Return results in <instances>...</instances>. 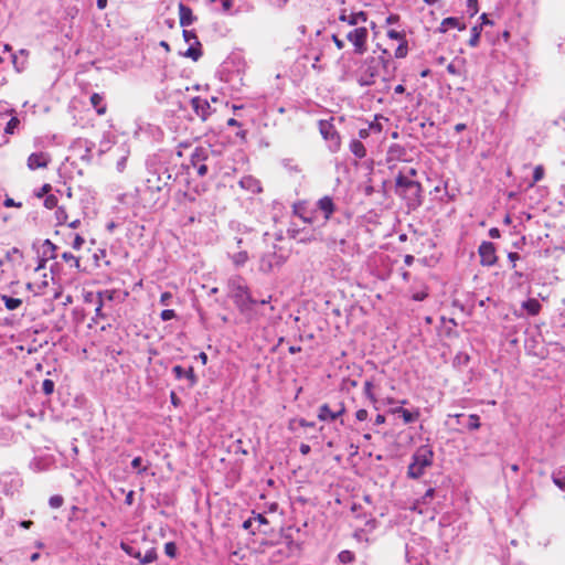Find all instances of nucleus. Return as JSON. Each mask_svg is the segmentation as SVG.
Here are the masks:
<instances>
[{"instance_id":"a18cd8bd","label":"nucleus","mask_w":565,"mask_h":565,"mask_svg":"<svg viewBox=\"0 0 565 565\" xmlns=\"http://www.w3.org/2000/svg\"><path fill=\"white\" fill-rule=\"evenodd\" d=\"M42 391L45 395H51L54 391V382L50 379H46L42 383Z\"/></svg>"},{"instance_id":"0eeeda50","label":"nucleus","mask_w":565,"mask_h":565,"mask_svg":"<svg viewBox=\"0 0 565 565\" xmlns=\"http://www.w3.org/2000/svg\"><path fill=\"white\" fill-rule=\"evenodd\" d=\"M345 413L344 402L324 403L319 407L318 419L321 422L335 420Z\"/></svg>"},{"instance_id":"5fc2aeb1","label":"nucleus","mask_w":565,"mask_h":565,"mask_svg":"<svg viewBox=\"0 0 565 565\" xmlns=\"http://www.w3.org/2000/svg\"><path fill=\"white\" fill-rule=\"evenodd\" d=\"M172 298H173V296L171 292H169V291L162 292L160 296V303L162 306H169Z\"/></svg>"},{"instance_id":"72a5a7b5","label":"nucleus","mask_w":565,"mask_h":565,"mask_svg":"<svg viewBox=\"0 0 565 565\" xmlns=\"http://www.w3.org/2000/svg\"><path fill=\"white\" fill-rule=\"evenodd\" d=\"M403 154H404V150L398 145H394V146L390 147V149L387 151V156H388L390 160L391 159H401Z\"/></svg>"},{"instance_id":"09e8293b","label":"nucleus","mask_w":565,"mask_h":565,"mask_svg":"<svg viewBox=\"0 0 565 565\" xmlns=\"http://www.w3.org/2000/svg\"><path fill=\"white\" fill-rule=\"evenodd\" d=\"M70 231L66 230V228H62V230H56L55 231V236L56 237H61V239L63 241L64 244H68L71 242V237L67 235Z\"/></svg>"},{"instance_id":"9b49d317","label":"nucleus","mask_w":565,"mask_h":565,"mask_svg":"<svg viewBox=\"0 0 565 565\" xmlns=\"http://www.w3.org/2000/svg\"><path fill=\"white\" fill-rule=\"evenodd\" d=\"M480 263L483 266H493L497 263L495 247L491 242H482L479 246Z\"/></svg>"},{"instance_id":"774afa93","label":"nucleus","mask_w":565,"mask_h":565,"mask_svg":"<svg viewBox=\"0 0 565 565\" xmlns=\"http://www.w3.org/2000/svg\"><path fill=\"white\" fill-rule=\"evenodd\" d=\"M13 255L22 256L21 252L17 247H13L11 250L7 253V258H11V256Z\"/></svg>"},{"instance_id":"ea45409f","label":"nucleus","mask_w":565,"mask_h":565,"mask_svg":"<svg viewBox=\"0 0 565 565\" xmlns=\"http://www.w3.org/2000/svg\"><path fill=\"white\" fill-rule=\"evenodd\" d=\"M202 55V52L199 47L190 46L186 52L184 53V56L192 58L193 61H198Z\"/></svg>"},{"instance_id":"bb28decb","label":"nucleus","mask_w":565,"mask_h":565,"mask_svg":"<svg viewBox=\"0 0 565 565\" xmlns=\"http://www.w3.org/2000/svg\"><path fill=\"white\" fill-rule=\"evenodd\" d=\"M1 300L4 302V306L8 310H15L22 305V300L19 298H13L7 295H1Z\"/></svg>"},{"instance_id":"37998d69","label":"nucleus","mask_w":565,"mask_h":565,"mask_svg":"<svg viewBox=\"0 0 565 565\" xmlns=\"http://www.w3.org/2000/svg\"><path fill=\"white\" fill-rule=\"evenodd\" d=\"M52 190V185L50 183L43 184L35 193L34 195L38 199L45 198Z\"/></svg>"},{"instance_id":"4be33fe9","label":"nucleus","mask_w":565,"mask_h":565,"mask_svg":"<svg viewBox=\"0 0 565 565\" xmlns=\"http://www.w3.org/2000/svg\"><path fill=\"white\" fill-rule=\"evenodd\" d=\"M49 282L46 279L41 281H30L26 284V289L32 291L35 296L44 294V289L47 287Z\"/></svg>"},{"instance_id":"a878e982","label":"nucleus","mask_w":565,"mask_h":565,"mask_svg":"<svg viewBox=\"0 0 565 565\" xmlns=\"http://www.w3.org/2000/svg\"><path fill=\"white\" fill-rule=\"evenodd\" d=\"M61 258L70 266L78 269L81 267V258L70 252H63Z\"/></svg>"},{"instance_id":"1a4fd4ad","label":"nucleus","mask_w":565,"mask_h":565,"mask_svg":"<svg viewBox=\"0 0 565 565\" xmlns=\"http://www.w3.org/2000/svg\"><path fill=\"white\" fill-rule=\"evenodd\" d=\"M422 184L411 183L405 189H399L396 194L405 200L408 207L415 209L422 204Z\"/></svg>"},{"instance_id":"8fccbe9b","label":"nucleus","mask_w":565,"mask_h":565,"mask_svg":"<svg viewBox=\"0 0 565 565\" xmlns=\"http://www.w3.org/2000/svg\"><path fill=\"white\" fill-rule=\"evenodd\" d=\"M193 167L196 169V173L200 177H204L207 173V166L204 163H196L194 160L192 161Z\"/></svg>"},{"instance_id":"de8ad7c7","label":"nucleus","mask_w":565,"mask_h":565,"mask_svg":"<svg viewBox=\"0 0 565 565\" xmlns=\"http://www.w3.org/2000/svg\"><path fill=\"white\" fill-rule=\"evenodd\" d=\"M478 1L477 0H468L467 1V11L471 17L478 13Z\"/></svg>"},{"instance_id":"6e6d98bb","label":"nucleus","mask_w":565,"mask_h":565,"mask_svg":"<svg viewBox=\"0 0 565 565\" xmlns=\"http://www.w3.org/2000/svg\"><path fill=\"white\" fill-rule=\"evenodd\" d=\"M271 263L267 260V255H264L260 259V270L263 271H269L271 270Z\"/></svg>"},{"instance_id":"2eb2a0df","label":"nucleus","mask_w":565,"mask_h":565,"mask_svg":"<svg viewBox=\"0 0 565 565\" xmlns=\"http://www.w3.org/2000/svg\"><path fill=\"white\" fill-rule=\"evenodd\" d=\"M317 206L318 209L323 212L324 214V221H329V218L331 217V215L333 214V212L335 211V205L333 203V200L332 198L326 195L323 198H321L318 202H317Z\"/></svg>"},{"instance_id":"7ed1b4c3","label":"nucleus","mask_w":565,"mask_h":565,"mask_svg":"<svg viewBox=\"0 0 565 565\" xmlns=\"http://www.w3.org/2000/svg\"><path fill=\"white\" fill-rule=\"evenodd\" d=\"M338 31L353 46L355 54L363 55L367 51L369 30L365 24L349 29L338 28Z\"/></svg>"},{"instance_id":"69168bd1","label":"nucleus","mask_w":565,"mask_h":565,"mask_svg":"<svg viewBox=\"0 0 565 565\" xmlns=\"http://www.w3.org/2000/svg\"><path fill=\"white\" fill-rule=\"evenodd\" d=\"M301 455H308L311 450L310 446L308 444H301L299 447Z\"/></svg>"},{"instance_id":"393cba45","label":"nucleus","mask_w":565,"mask_h":565,"mask_svg":"<svg viewBox=\"0 0 565 565\" xmlns=\"http://www.w3.org/2000/svg\"><path fill=\"white\" fill-rule=\"evenodd\" d=\"M231 258H232L233 264L236 267H242L248 262L249 256L246 250H239V252L233 254L231 256Z\"/></svg>"},{"instance_id":"6e6552de","label":"nucleus","mask_w":565,"mask_h":565,"mask_svg":"<svg viewBox=\"0 0 565 565\" xmlns=\"http://www.w3.org/2000/svg\"><path fill=\"white\" fill-rule=\"evenodd\" d=\"M318 126L323 139L330 142V149L332 151H338L341 147V137L332 124V119L319 120Z\"/></svg>"},{"instance_id":"a19ab883","label":"nucleus","mask_w":565,"mask_h":565,"mask_svg":"<svg viewBox=\"0 0 565 565\" xmlns=\"http://www.w3.org/2000/svg\"><path fill=\"white\" fill-rule=\"evenodd\" d=\"M20 124V120L17 118V117H12L8 122H7V126L4 128V132L6 134H9V135H12L14 134V130L15 128L19 126Z\"/></svg>"},{"instance_id":"39448f33","label":"nucleus","mask_w":565,"mask_h":565,"mask_svg":"<svg viewBox=\"0 0 565 565\" xmlns=\"http://www.w3.org/2000/svg\"><path fill=\"white\" fill-rule=\"evenodd\" d=\"M146 191L150 193L154 203L161 200L167 201L169 198L167 183L163 182L161 177L157 173H152L151 177L147 179Z\"/></svg>"},{"instance_id":"6ab92c4d","label":"nucleus","mask_w":565,"mask_h":565,"mask_svg":"<svg viewBox=\"0 0 565 565\" xmlns=\"http://www.w3.org/2000/svg\"><path fill=\"white\" fill-rule=\"evenodd\" d=\"M458 28L459 30H465V24H460L459 20L457 18H446L441 21L439 26V32L446 33L449 29Z\"/></svg>"},{"instance_id":"c03bdc74","label":"nucleus","mask_w":565,"mask_h":565,"mask_svg":"<svg viewBox=\"0 0 565 565\" xmlns=\"http://www.w3.org/2000/svg\"><path fill=\"white\" fill-rule=\"evenodd\" d=\"M164 553L167 556L174 558L177 556V546L173 542H168L164 544Z\"/></svg>"},{"instance_id":"cd10ccee","label":"nucleus","mask_w":565,"mask_h":565,"mask_svg":"<svg viewBox=\"0 0 565 565\" xmlns=\"http://www.w3.org/2000/svg\"><path fill=\"white\" fill-rule=\"evenodd\" d=\"M172 371H173L175 377L179 380L182 379L183 376H188L192 381H194V374H193L192 367H190L189 370H185L181 365H175V366H173Z\"/></svg>"},{"instance_id":"9d476101","label":"nucleus","mask_w":565,"mask_h":565,"mask_svg":"<svg viewBox=\"0 0 565 565\" xmlns=\"http://www.w3.org/2000/svg\"><path fill=\"white\" fill-rule=\"evenodd\" d=\"M234 302L242 313L250 311L252 306L258 303L250 294L247 287L238 286L234 294Z\"/></svg>"},{"instance_id":"f704fd0d","label":"nucleus","mask_w":565,"mask_h":565,"mask_svg":"<svg viewBox=\"0 0 565 565\" xmlns=\"http://www.w3.org/2000/svg\"><path fill=\"white\" fill-rule=\"evenodd\" d=\"M57 203H58V199L55 194H51L49 193L45 198H44V206L49 210H53L55 207H57Z\"/></svg>"},{"instance_id":"f8f14e48","label":"nucleus","mask_w":565,"mask_h":565,"mask_svg":"<svg viewBox=\"0 0 565 565\" xmlns=\"http://www.w3.org/2000/svg\"><path fill=\"white\" fill-rule=\"evenodd\" d=\"M52 158L49 152H33L28 157L26 166L30 170L45 169L51 163Z\"/></svg>"},{"instance_id":"c85d7f7f","label":"nucleus","mask_w":565,"mask_h":565,"mask_svg":"<svg viewBox=\"0 0 565 565\" xmlns=\"http://www.w3.org/2000/svg\"><path fill=\"white\" fill-rule=\"evenodd\" d=\"M55 218L57 221V225L64 226L68 221V214L64 206H57L55 211Z\"/></svg>"},{"instance_id":"423d86ee","label":"nucleus","mask_w":565,"mask_h":565,"mask_svg":"<svg viewBox=\"0 0 565 565\" xmlns=\"http://www.w3.org/2000/svg\"><path fill=\"white\" fill-rule=\"evenodd\" d=\"M120 548L129 556L139 561L140 565H148L158 559V553L154 546H150L142 554L140 550H136L131 544L120 543Z\"/></svg>"},{"instance_id":"052dcab7","label":"nucleus","mask_w":565,"mask_h":565,"mask_svg":"<svg viewBox=\"0 0 565 565\" xmlns=\"http://www.w3.org/2000/svg\"><path fill=\"white\" fill-rule=\"evenodd\" d=\"M81 225V221L78 218L72 221V222H67L64 226V228L68 230V231H72V230H76L77 227H79Z\"/></svg>"},{"instance_id":"4d7b16f0","label":"nucleus","mask_w":565,"mask_h":565,"mask_svg":"<svg viewBox=\"0 0 565 565\" xmlns=\"http://www.w3.org/2000/svg\"><path fill=\"white\" fill-rule=\"evenodd\" d=\"M3 205L6 207H22L21 202H15L12 198H9V196L6 198Z\"/></svg>"},{"instance_id":"dca6fc26","label":"nucleus","mask_w":565,"mask_h":565,"mask_svg":"<svg viewBox=\"0 0 565 565\" xmlns=\"http://www.w3.org/2000/svg\"><path fill=\"white\" fill-rule=\"evenodd\" d=\"M192 108L195 111V114L201 117L203 120L206 119L209 115L210 105L206 99H203L201 97H194L191 100Z\"/></svg>"},{"instance_id":"f03ea898","label":"nucleus","mask_w":565,"mask_h":565,"mask_svg":"<svg viewBox=\"0 0 565 565\" xmlns=\"http://www.w3.org/2000/svg\"><path fill=\"white\" fill-rule=\"evenodd\" d=\"M433 449L427 445L418 447L412 457V462L407 469V476L412 479H418L424 475L426 468L433 465Z\"/></svg>"},{"instance_id":"aec40b11","label":"nucleus","mask_w":565,"mask_h":565,"mask_svg":"<svg viewBox=\"0 0 565 565\" xmlns=\"http://www.w3.org/2000/svg\"><path fill=\"white\" fill-rule=\"evenodd\" d=\"M522 308L531 316H536L540 313L542 306L540 301L535 298H530L522 303Z\"/></svg>"},{"instance_id":"2f4dec72","label":"nucleus","mask_w":565,"mask_h":565,"mask_svg":"<svg viewBox=\"0 0 565 565\" xmlns=\"http://www.w3.org/2000/svg\"><path fill=\"white\" fill-rule=\"evenodd\" d=\"M544 174H545L544 167L542 164L536 166L533 171V180L530 183V186H534L535 183L541 181L544 178Z\"/></svg>"},{"instance_id":"7c9ffc66","label":"nucleus","mask_w":565,"mask_h":565,"mask_svg":"<svg viewBox=\"0 0 565 565\" xmlns=\"http://www.w3.org/2000/svg\"><path fill=\"white\" fill-rule=\"evenodd\" d=\"M398 413H401L402 418H403L405 424L415 422L418 418V416H419L418 412L412 413V412H409L408 409H405V408H401L398 411Z\"/></svg>"},{"instance_id":"49530a36","label":"nucleus","mask_w":565,"mask_h":565,"mask_svg":"<svg viewBox=\"0 0 565 565\" xmlns=\"http://www.w3.org/2000/svg\"><path fill=\"white\" fill-rule=\"evenodd\" d=\"M341 36H343V35L340 34V32L338 30L335 33H333L331 35L332 42L334 43V45L338 50H342L345 45L344 41L341 39Z\"/></svg>"},{"instance_id":"ddd939ff","label":"nucleus","mask_w":565,"mask_h":565,"mask_svg":"<svg viewBox=\"0 0 565 565\" xmlns=\"http://www.w3.org/2000/svg\"><path fill=\"white\" fill-rule=\"evenodd\" d=\"M128 295V292H120L118 290L111 289V290H103L97 294L98 298V306L96 308V313L99 315V311L102 310V307L106 305L107 302H111L115 300L122 301L125 297Z\"/></svg>"},{"instance_id":"f3484780","label":"nucleus","mask_w":565,"mask_h":565,"mask_svg":"<svg viewBox=\"0 0 565 565\" xmlns=\"http://www.w3.org/2000/svg\"><path fill=\"white\" fill-rule=\"evenodd\" d=\"M178 9H179L180 25L181 26L191 25L195 20L192 9L183 3H179Z\"/></svg>"},{"instance_id":"338daca9","label":"nucleus","mask_w":565,"mask_h":565,"mask_svg":"<svg viewBox=\"0 0 565 565\" xmlns=\"http://www.w3.org/2000/svg\"><path fill=\"white\" fill-rule=\"evenodd\" d=\"M183 36H184L185 41H188V42L191 39H196V35L192 31H188V30L183 31Z\"/></svg>"},{"instance_id":"864d4df0","label":"nucleus","mask_w":565,"mask_h":565,"mask_svg":"<svg viewBox=\"0 0 565 565\" xmlns=\"http://www.w3.org/2000/svg\"><path fill=\"white\" fill-rule=\"evenodd\" d=\"M141 463H142L141 457H136L131 461L132 468L138 469L139 473H142L147 470V467H141Z\"/></svg>"},{"instance_id":"a211bd4d","label":"nucleus","mask_w":565,"mask_h":565,"mask_svg":"<svg viewBox=\"0 0 565 565\" xmlns=\"http://www.w3.org/2000/svg\"><path fill=\"white\" fill-rule=\"evenodd\" d=\"M90 104L96 109L97 115L103 116L107 113V106L104 104L103 95L94 93L90 96Z\"/></svg>"},{"instance_id":"0e129e2a","label":"nucleus","mask_w":565,"mask_h":565,"mask_svg":"<svg viewBox=\"0 0 565 565\" xmlns=\"http://www.w3.org/2000/svg\"><path fill=\"white\" fill-rule=\"evenodd\" d=\"M371 134V129L370 127L367 126L366 128H361L359 130V137L360 139H366Z\"/></svg>"},{"instance_id":"58836bf2","label":"nucleus","mask_w":565,"mask_h":565,"mask_svg":"<svg viewBox=\"0 0 565 565\" xmlns=\"http://www.w3.org/2000/svg\"><path fill=\"white\" fill-rule=\"evenodd\" d=\"M64 498L60 494L52 495L49 500V504L52 509H58L63 505Z\"/></svg>"},{"instance_id":"c9c22d12","label":"nucleus","mask_w":565,"mask_h":565,"mask_svg":"<svg viewBox=\"0 0 565 565\" xmlns=\"http://www.w3.org/2000/svg\"><path fill=\"white\" fill-rule=\"evenodd\" d=\"M386 34H387V38H390L392 40H396V41H398V43L407 40L404 31H396L394 29H391L387 31Z\"/></svg>"},{"instance_id":"603ef678","label":"nucleus","mask_w":565,"mask_h":565,"mask_svg":"<svg viewBox=\"0 0 565 565\" xmlns=\"http://www.w3.org/2000/svg\"><path fill=\"white\" fill-rule=\"evenodd\" d=\"M428 296V289L425 287L423 290L414 292L412 295L413 300L423 301Z\"/></svg>"},{"instance_id":"e433bc0d","label":"nucleus","mask_w":565,"mask_h":565,"mask_svg":"<svg viewBox=\"0 0 565 565\" xmlns=\"http://www.w3.org/2000/svg\"><path fill=\"white\" fill-rule=\"evenodd\" d=\"M363 391H364V394L365 396L372 402V403H376V397L373 393V383L371 381H366L364 383V387H363Z\"/></svg>"},{"instance_id":"f257e3e1","label":"nucleus","mask_w":565,"mask_h":565,"mask_svg":"<svg viewBox=\"0 0 565 565\" xmlns=\"http://www.w3.org/2000/svg\"><path fill=\"white\" fill-rule=\"evenodd\" d=\"M391 63V54L387 49H383L377 56H367L359 67V83L363 86L375 84L379 77L387 73Z\"/></svg>"},{"instance_id":"3c124183","label":"nucleus","mask_w":565,"mask_h":565,"mask_svg":"<svg viewBox=\"0 0 565 565\" xmlns=\"http://www.w3.org/2000/svg\"><path fill=\"white\" fill-rule=\"evenodd\" d=\"M175 311L172 310V309H164L161 311L160 313V318L163 320V321H168V320H171L173 318H175Z\"/></svg>"},{"instance_id":"e2e57ef3","label":"nucleus","mask_w":565,"mask_h":565,"mask_svg":"<svg viewBox=\"0 0 565 565\" xmlns=\"http://www.w3.org/2000/svg\"><path fill=\"white\" fill-rule=\"evenodd\" d=\"M398 21H399V15L395 14V13L390 14L385 20L386 24H394V23H397Z\"/></svg>"},{"instance_id":"5701e85b","label":"nucleus","mask_w":565,"mask_h":565,"mask_svg":"<svg viewBox=\"0 0 565 565\" xmlns=\"http://www.w3.org/2000/svg\"><path fill=\"white\" fill-rule=\"evenodd\" d=\"M417 181L412 180L408 175L399 172L395 179V192H399V189H405L411 183H416Z\"/></svg>"},{"instance_id":"412c9836","label":"nucleus","mask_w":565,"mask_h":565,"mask_svg":"<svg viewBox=\"0 0 565 565\" xmlns=\"http://www.w3.org/2000/svg\"><path fill=\"white\" fill-rule=\"evenodd\" d=\"M350 151L358 158L363 159L366 156V148L359 139H353L349 145Z\"/></svg>"},{"instance_id":"13d9d810","label":"nucleus","mask_w":565,"mask_h":565,"mask_svg":"<svg viewBox=\"0 0 565 565\" xmlns=\"http://www.w3.org/2000/svg\"><path fill=\"white\" fill-rule=\"evenodd\" d=\"M367 417H369V413L364 408H361V409L356 411V413H355V418L359 422H364L367 419Z\"/></svg>"},{"instance_id":"4468645a","label":"nucleus","mask_w":565,"mask_h":565,"mask_svg":"<svg viewBox=\"0 0 565 565\" xmlns=\"http://www.w3.org/2000/svg\"><path fill=\"white\" fill-rule=\"evenodd\" d=\"M294 214L305 223L312 224L315 222L313 212L309 210L307 202H297L292 206Z\"/></svg>"},{"instance_id":"79ce46f5","label":"nucleus","mask_w":565,"mask_h":565,"mask_svg":"<svg viewBox=\"0 0 565 565\" xmlns=\"http://www.w3.org/2000/svg\"><path fill=\"white\" fill-rule=\"evenodd\" d=\"M480 417L477 414H470L469 415V429L470 430H478L480 428Z\"/></svg>"},{"instance_id":"473e14b6","label":"nucleus","mask_w":565,"mask_h":565,"mask_svg":"<svg viewBox=\"0 0 565 565\" xmlns=\"http://www.w3.org/2000/svg\"><path fill=\"white\" fill-rule=\"evenodd\" d=\"M338 558L341 563L349 564L355 559V555L353 552L344 550L339 553Z\"/></svg>"},{"instance_id":"bf43d9fd","label":"nucleus","mask_w":565,"mask_h":565,"mask_svg":"<svg viewBox=\"0 0 565 565\" xmlns=\"http://www.w3.org/2000/svg\"><path fill=\"white\" fill-rule=\"evenodd\" d=\"M369 127H370L371 131H374L377 134H380L383 129L382 125L377 121V118H375L374 121L370 122Z\"/></svg>"},{"instance_id":"b1692460","label":"nucleus","mask_w":565,"mask_h":565,"mask_svg":"<svg viewBox=\"0 0 565 565\" xmlns=\"http://www.w3.org/2000/svg\"><path fill=\"white\" fill-rule=\"evenodd\" d=\"M67 235L71 237V242L67 245H71L73 249L79 250L85 244V239L81 234L68 232Z\"/></svg>"},{"instance_id":"4c0bfd02","label":"nucleus","mask_w":565,"mask_h":565,"mask_svg":"<svg viewBox=\"0 0 565 565\" xmlns=\"http://www.w3.org/2000/svg\"><path fill=\"white\" fill-rule=\"evenodd\" d=\"M480 31H481V29L479 26H473L471 29V38L469 40L470 46L475 47L478 45L479 40H480Z\"/></svg>"},{"instance_id":"c756f323","label":"nucleus","mask_w":565,"mask_h":565,"mask_svg":"<svg viewBox=\"0 0 565 565\" xmlns=\"http://www.w3.org/2000/svg\"><path fill=\"white\" fill-rule=\"evenodd\" d=\"M407 54H408V42H407V40H405V41L398 43V46L396 47V50L394 52V57L395 58H404L407 56Z\"/></svg>"},{"instance_id":"680f3d73","label":"nucleus","mask_w":565,"mask_h":565,"mask_svg":"<svg viewBox=\"0 0 565 565\" xmlns=\"http://www.w3.org/2000/svg\"><path fill=\"white\" fill-rule=\"evenodd\" d=\"M509 260L512 263V267L516 266V262L520 259V255L515 252H511L508 254Z\"/></svg>"},{"instance_id":"20e7f679","label":"nucleus","mask_w":565,"mask_h":565,"mask_svg":"<svg viewBox=\"0 0 565 565\" xmlns=\"http://www.w3.org/2000/svg\"><path fill=\"white\" fill-rule=\"evenodd\" d=\"M367 22V13L364 11H353L348 8H341L338 15V28H352L363 25Z\"/></svg>"}]
</instances>
